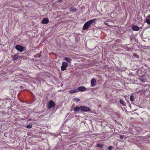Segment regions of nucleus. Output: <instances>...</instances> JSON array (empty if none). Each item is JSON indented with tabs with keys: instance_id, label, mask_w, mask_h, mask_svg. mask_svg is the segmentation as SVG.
Masks as SVG:
<instances>
[{
	"instance_id": "nucleus-9",
	"label": "nucleus",
	"mask_w": 150,
	"mask_h": 150,
	"mask_svg": "<svg viewBox=\"0 0 150 150\" xmlns=\"http://www.w3.org/2000/svg\"><path fill=\"white\" fill-rule=\"evenodd\" d=\"M86 89V88L83 86H80L78 88L77 90L79 91H83Z\"/></svg>"
},
{
	"instance_id": "nucleus-23",
	"label": "nucleus",
	"mask_w": 150,
	"mask_h": 150,
	"mask_svg": "<svg viewBox=\"0 0 150 150\" xmlns=\"http://www.w3.org/2000/svg\"><path fill=\"white\" fill-rule=\"evenodd\" d=\"M30 120H31L30 119H29L28 120H29V121H30Z\"/></svg>"
},
{
	"instance_id": "nucleus-2",
	"label": "nucleus",
	"mask_w": 150,
	"mask_h": 150,
	"mask_svg": "<svg viewBox=\"0 0 150 150\" xmlns=\"http://www.w3.org/2000/svg\"><path fill=\"white\" fill-rule=\"evenodd\" d=\"M55 105V103L52 100L49 101L47 104V107L49 109H51L52 108L54 107Z\"/></svg>"
},
{
	"instance_id": "nucleus-4",
	"label": "nucleus",
	"mask_w": 150,
	"mask_h": 150,
	"mask_svg": "<svg viewBox=\"0 0 150 150\" xmlns=\"http://www.w3.org/2000/svg\"><path fill=\"white\" fill-rule=\"evenodd\" d=\"M67 64L65 62H63L62 63V65L61 67V69L62 71H63L66 69L67 66Z\"/></svg>"
},
{
	"instance_id": "nucleus-13",
	"label": "nucleus",
	"mask_w": 150,
	"mask_h": 150,
	"mask_svg": "<svg viewBox=\"0 0 150 150\" xmlns=\"http://www.w3.org/2000/svg\"><path fill=\"white\" fill-rule=\"evenodd\" d=\"M69 10L72 12H75L76 10V9L75 8L71 7L70 8Z\"/></svg>"
},
{
	"instance_id": "nucleus-22",
	"label": "nucleus",
	"mask_w": 150,
	"mask_h": 150,
	"mask_svg": "<svg viewBox=\"0 0 150 150\" xmlns=\"http://www.w3.org/2000/svg\"><path fill=\"white\" fill-rule=\"evenodd\" d=\"M58 1L59 2H61L62 1V0H58Z\"/></svg>"
},
{
	"instance_id": "nucleus-5",
	"label": "nucleus",
	"mask_w": 150,
	"mask_h": 150,
	"mask_svg": "<svg viewBox=\"0 0 150 150\" xmlns=\"http://www.w3.org/2000/svg\"><path fill=\"white\" fill-rule=\"evenodd\" d=\"M80 109L82 111L88 112L90 110L88 107L85 106H81L80 107Z\"/></svg>"
},
{
	"instance_id": "nucleus-11",
	"label": "nucleus",
	"mask_w": 150,
	"mask_h": 150,
	"mask_svg": "<svg viewBox=\"0 0 150 150\" xmlns=\"http://www.w3.org/2000/svg\"><path fill=\"white\" fill-rule=\"evenodd\" d=\"M64 60L66 61L68 63H71V59L67 57H66L64 58Z\"/></svg>"
},
{
	"instance_id": "nucleus-20",
	"label": "nucleus",
	"mask_w": 150,
	"mask_h": 150,
	"mask_svg": "<svg viewBox=\"0 0 150 150\" xmlns=\"http://www.w3.org/2000/svg\"><path fill=\"white\" fill-rule=\"evenodd\" d=\"M74 100L76 101H80V99L77 98H75L74 99Z\"/></svg>"
},
{
	"instance_id": "nucleus-21",
	"label": "nucleus",
	"mask_w": 150,
	"mask_h": 150,
	"mask_svg": "<svg viewBox=\"0 0 150 150\" xmlns=\"http://www.w3.org/2000/svg\"><path fill=\"white\" fill-rule=\"evenodd\" d=\"M113 149V147L112 146H110L108 147V149L109 150H111Z\"/></svg>"
},
{
	"instance_id": "nucleus-17",
	"label": "nucleus",
	"mask_w": 150,
	"mask_h": 150,
	"mask_svg": "<svg viewBox=\"0 0 150 150\" xmlns=\"http://www.w3.org/2000/svg\"><path fill=\"white\" fill-rule=\"evenodd\" d=\"M130 99L131 101H133L134 100V97L133 96H131L130 97Z\"/></svg>"
},
{
	"instance_id": "nucleus-1",
	"label": "nucleus",
	"mask_w": 150,
	"mask_h": 150,
	"mask_svg": "<svg viewBox=\"0 0 150 150\" xmlns=\"http://www.w3.org/2000/svg\"><path fill=\"white\" fill-rule=\"evenodd\" d=\"M96 20V18H94L84 23L83 27V30H86L88 29L92 23H93Z\"/></svg>"
},
{
	"instance_id": "nucleus-14",
	"label": "nucleus",
	"mask_w": 150,
	"mask_h": 150,
	"mask_svg": "<svg viewBox=\"0 0 150 150\" xmlns=\"http://www.w3.org/2000/svg\"><path fill=\"white\" fill-rule=\"evenodd\" d=\"M80 109V107H79L76 106L73 109L75 111H79Z\"/></svg>"
},
{
	"instance_id": "nucleus-19",
	"label": "nucleus",
	"mask_w": 150,
	"mask_h": 150,
	"mask_svg": "<svg viewBox=\"0 0 150 150\" xmlns=\"http://www.w3.org/2000/svg\"><path fill=\"white\" fill-rule=\"evenodd\" d=\"M32 127V125H27L26 126L27 128L28 129H30Z\"/></svg>"
},
{
	"instance_id": "nucleus-3",
	"label": "nucleus",
	"mask_w": 150,
	"mask_h": 150,
	"mask_svg": "<svg viewBox=\"0 0 150 150\" xmlns=\"http://www.w3.org/2000/svg\"><path fill=\"white\" fill-rule=\"evenodd\" d=\"M16 49L20 52H22L24 50V47L23 46L19 45H17L16 46Z\"/></svg>"
},
{
	"instance_id": "nucleus-8",
	"label": "nucleus",
	"mask_w": 150,
	"mask_h": 150,
	"mask_svg": "<svg viewBox=\"0 0 150 150\" xmlns=\"http://www.w3.org/2000/svg\"><path fill=\"white\" fill-rule=\"evenodd\" d=\"M96 80L94 79H92L91 81V85L93 86H94L96 85Z\"/></svg>"
},
{
	"instance_id": "nucleus-24",
	"label": "nucleus",
	"mask_w": 150,
	"mask_h": 150,
	"mask_svg": "<svg viewBox=\"0 0 150 150\" xmlns=\"http://www.w3.org/2000/svg\"><path fill=\"white\" fill-rule=\"evenodd\" d=\"M137 57L138 58V55H137Z\"/></svg>"
},
{
	"instance_id": "nucleus-15",
	"label": "nucleus",
	"mask_w": 150,
	"mask_h": 150,
	"mask_svg": "<svg viewBox=\"0 0 150 150\" xmlns=\"http://www.w3.org/2000/svg\"><path fill=\"white\" fill-rule=\"evenodd\" d=\"M18 55L15 54L14 55L13 59L14 60H15L18 58Z\"/></svg>"
},
{
	"instance_id": "nucleus-10",
	"label": "nucleus",
	"mask_w": 150,
	"mask_h": 150,
	"mask_svg": "<svg viewBox=\"0 0 150 150\" xmlns=\"http://www.w3.org/2000/svg\"><path fill=\"white\" fill-rule=\"evenodd\" d=\"M146 22L148 24H150V15L147 17L146 20Z\"/></svg>"
},
{
	"instance_id": "nucleus-18",
	"label": "nucleus",
	"mask_w": 150,
	"mask_h": 150,
	"mask_svg": "<svg viewBox=\"0 0 150 150\" xmlns=\"http://www.w3.org/2000/svg\"><path fill=\"white\" fill-rule=\"evenodd\" d=\"M103 145L101 144H97V146L98 147L102 148L103 147Z\"/></svg>"
},
{
	"instance_id": "nucleus-16",
	"label": "nucleus",
	"mask_w": 150,
	"mask_h": 150,
	"mask_svg": "<svg viewBox=\"0 0 150 150\" xmlns=\"http://www.w3.org/2000/svg\"><path fill=\"white\" fill-rule=\"evenodd\" d=\"M120 102L122 105H125V102H124V101L123 100H122V99H120Z\"/></svg>"
},
{
	"instance_id": "nucleus-6",
	"label": "nucleus",
	"mask_w": 150,
	"mask_h": 150,
	"mask_svg": "<svg viewBox=\"0 0 150 150\" xmlns=\"http://www.w3.org/2000/svg\"><path fill=\"white\" fill-rule=\"evenodd\" d=\"M49 22V19L47 18H44L41 21L42 23L43 24H47Z\"/></svg>"
},
{
	"instance_id": "nucleus-12",
	"label": "nucleus",
	"mask_w": 150,
	"mask_h": 150,
	"mask_svg": "<svg viewBox=\"0 0 150 150\" xmlns=\"http://www.w3.org/2000/svg\"><path fill=\"white\" fill-rule=\"evenodd\" d=\"M78 92V90L76 89H75L73 90H70L69 91V93H73L75 92Z\"/></svg>"
},
{
	"instance_id": "nucleus-7",
	"label": "nucleus",
	"mask_w": 150,
	"mask_h": 150,
	"mask_svg": "<svg viewBox=\"0 0 150 150\" xmlns=\"http://www.w3.org/2000/svg\"><path fill=\"white\" fill-rule=\"evenodd\" d=\"M132 28L134 31H138L139 30V28L138 26L137 25H133L132 27Z\"/></svg>"
}]
</instances>
